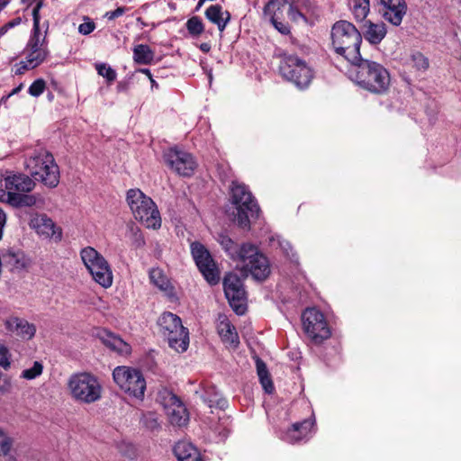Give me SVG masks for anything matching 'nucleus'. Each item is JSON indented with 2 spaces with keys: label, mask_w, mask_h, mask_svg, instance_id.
Segmentation results:
<instances>
[{
  "label": "nucleus",
  "mask_w": 461,
  "mask_h": 461,
  "mask_svg": "<svg viewBox=\"0 0 461 461\" xmlns=\"http://www.w3.org/2000/svg\"><path fill=\"white\" fill-rule=\"evenodd\" d=\"M221 245L234 261L243 264V269L256 280L264 281L270 275V265L267 258L251 243L239 246L228 236L221 237Z\"/></svg>",
  "instance_id": "1"
},
{
  "label": "nucleus",
  "mask_w": 461,
  "mask_h": 461,
  "mask_svg": "<svg viewBox=\"0 0 461 461\" xmlns=\"http://www.w3.org/2000/svg\"><path fill=\"white\" fill-rule=\"evenodd\" d=\"M363 36L350 22L339 20L330 29V49L348 63L361 61L360 47Z\"/></svg>",
  "instance_id": "2"
},
{
  "label": "nucleus",
  "mask_w": 461,
  "mask_h": 461,
  "mask_svg": "<svg viewBox=\"0 0 461 461\" xmlns=\"http://www.w3.org/2000/svg\"><path fill=\"white\" fill-rule=\"evenodd\" d=\"M357 67L356 82L363 89L375 95H386L391 86V75L382 64L361 57Z\"/></svg>",
  "instance_id": "3"
},
{
  "label": "nucleus",
  "mask_w": 461,
  "mask_h": 461,
  "mask_svg": "<svg viewBox=\"0 0 461 461\" xmlns=\"http://www.w3.org/2000/svg\"><path fill=\"white\" fill-rule=\"evenodd\" d=\"M41 5L42 3L39 2L32 9L33 26L23 50L24 58L30 60L31 64L36 68L45 62L50 55L47 41L49 22L45 21L41 23L40 9Z\"/></svg>",
  "instance_id": "4"
},
{
  "label": "nucleus",
  "mask_w": 461,
  "mask_h": 461,
  "mask_svg": "<svg viewBox=\"0 0 461 461\" xmlns=\"http://www.w3.org/2000/svg\"><path fill=\"white\" fill-rule=\"evenodd\" d=\"M230 200L237 210L235 221L244 230L250 228V218H258L259 206L249 187L239 181H232L230 186Z\"/></svg>",
  "instance_id": "5"
},
{
  "label": "nucleus",
  "mask_w": 461,
  "mask_h": 461,
  "mask_svg": "<svg viewBox=\"0 0 461 461\" xmlns=\"http://www.w3.org/2000/svg\"><path fill=\"white\" fill-rule=\"evenodd\" d=\"M25 167L35 180L46 186L55 187L59 183V170L53 156L46 150L32 152L25 159Z\"/></svg>",
  "instance_id": "6"
},
{
  "label": "nucleus",
  "mask_w": 461,
  "mask_h": 461,
  "mask_svg": "<svg viewBox=\"0 0 461 461\" xmlns=\"http://www.w3.org/2000/svg\"><path fill=\"white\" fill-rule=\"evenodd\" d=\"M126 201L134 218L146 228L156 230L161 226V217L156 203L140 189L128 190Z\"/></svg>",
  "instance_id": "7"
},
{
  "label": "nucleus",
  "mask_w": 461,
  "mask_h": 461,
  "mask_svg": "<svg viewBox=\"0 0 461 461\" xmlns=\"http://www.w3.org/2000/svg\"><path fill=\"white\" fill-rule=\"evenodd\" d=\"M283 78L295 85L299 89L307 88L314 77L313 69L307 62L293 54H283L279 64Z\"/></svg>",
  "instance_id": "8"
},
{
  "label": "nucleus",
  "mask_w": 461,
  "mask_h": 461,
  "mask_svg": "<svg viewBox=\"0 0 461 461\" xmlns=\"http://www.w3.org/2000/svg\"><path fill=\"white\" fill-rule=\"evenodd\" d=\"M159 331L167 339L170 348L185 352L189 345V332L181 319L170 312H163L158 320Z\"/></svg>",
  "instance_id": "9"
},
{
  "label": "nucleus",
  "mask_w": 461,
  "mask_h": 461,
  "mask_svg": "<svg viewBox=\"0 0 461 461\" xmlns=\"http://www.w3.org/2000/svg\"><path fill=\"white\" fill-rule=\"evenodd\" d=\"M114 383L124 393L138 400L144 398L146 380L140 370L126 366H116L113 371Z\"/></svg>",
  "instance_id": "10"
},
{
  "label": "nucleus",
  "mask_w": 461,
  "mask_h": 461,
  "mask_svg": "<svg viewBox=\"0 0 461 461\" xmlns=\"http://www.w3.org/2000/svg\"><path fill=\"white\" fill-rule=\"evenodd\" d=\"M302 321L303 330L312 343L320 345L330 338V327L324 314L317 308H307L302 314Z\"/></svg>",
  "instance_id": "11"
},
{
  "label": "nucleus",
  "mask_w": 461,
  "mask_h": 461,
  "mask_svg": "<svg viewBox=\"0 0 461 461\" xmlns=\"http://www.w3.org/2000/svg\"><path fill=\"white\" fill-rule=\"evenodd\" d=\"M222 284L230 307L238 315H243L247 311V293L242 279L236 273L229 272Z\"/></svg>",
  "instance_id": "12"
},
{
  "label": "nucleus",
  "mask_w": 461,
  "mask_h": 461,
  "mask_svg": "<svg viewBox=\"0 0 461 461\" xmlns=\"http://www.w3.org/2000/svg\"><path fill=\"white\" fill-rule=\"evenodd\" d=\"M88 273L104 288L113 285V271L108 261L95 249L88 246Z\"/></svg>",
  "instance_id": "13"
},
{
  "label": "nucleus",
  "mask_w": 461,
  "mask_h": 461,
  "mask_svg": "<svg viewBox=\"0 0 461 461\" xmlns=\"http://www.w3.org/2000/svg\"><path fill=\"white\" fill-rule=\"evenodd\" d=\"M164 160L172 170L183 176H191L196 167V162L190 153L176 148L165 152Z\"/></svg>",
  "instance_id": "14"
},
{
  "label": "nucleus",
  "mask_w": 461,
  "mask_h": 461,
  "mask_svg": "<svg viewBox=\"0 0 461 461\" xmlns=\"http://www.w3.org/2000/svg\"><path fill=\"white\" fill-rule=\"evenodd\" d=\"M159 395L163 397L165 407L169 408L170 423L178 427L186 425L189 420V413L180 398L167 389L160 391Z\"/></svg>",
  "instance_id": "15"
},
{
  "label": "nucleus",
  "mask_w": 461,
  "mask_h": 461,
  "mask_svg": "<svg viewBox=\"0 0 461 461\" xmlns=\"http://www.w3.org/2000/svg\"><path fill=\"white\" fill-rule=\"evenodd\" d=\"M29 226L39 236L45 239H52L56 241L61 240V230L56 227L53 221L46 214L32 213L30 215Z\"/></svg>",
  "instance_id": "16"
},
{
  "label": "nucleus",
  "mask_w": 461,
  "mask_h": 461,
  "mask_svg": "<svg viewBox=\"0 0 461 461\" xmlns=\"http://www.w3.org/2000/svg\"><path fill=\"white\" fill-rule=\"evenodd\" d=\"M93 336L99 339L106 348L120 356H129L131 353V346L130 344L125 342L120 336L106 329H95Z\"/></svg>",
  "instance_id": "17"
},
{
  "label": "nucleus",
  "mask_w": 461,
  "mask_h": 461,
  "mask_svg": "<svg viewBox=\"0 0 461 461\" xmlns=\"http://www.w3.org/2000/svg\"><path fill=\"white\" fill-rule=\"evenodd\" d=\"M383 5L380 12L385 21L394 26L402 23L407 12V5L404 0H380Z\"/></svg>",
  "instance_id": "18"
},
{
  "label": "nucleus",
  "mask_w": 461,
  "mask_h": 461,
  "mask_svg": "<svg viewBox=\"0 0 461 461\" xmlns=\"http://www.w3.org/2000/svg\"><path fill=\"white\" fill-rule=\"evenodd\" d=\"M3 181L2 186L9 190L12 196H17L19 193L30 192L35 185L31 177L23 174L7 173Z\"/></svg>",
  "instance_id": "19"
},
{
  "label": "nucleus",
  "mask_w": 461,
  "mask_h": 461,
  "mask_svg": "<svg viewBox=\"0 0 461 461\" xmlns=\"http://www.w3.org/2000/svg\"><path fill=\"white\" fill-rule=\"evenodd\" d=\"M5 330L12 335L17 336L23 339L29 340L32 339L36 332V328L23 318L10 316L4 321Z\"/></svg>",
  "instance_id": "20"
},
{
  "label": "nucleus",
  "mask_w": 461,
  "mask_h": 461,
  "mask_svg": "<svg viewBox=\"0 0 461 461\" xmlns=\"http://www.w3.org/2000/svg\"><path fill=\"white\" fill-rule=\"evenodd\" d=\"M314 423V418H311L292 424V426L285 431L283 439L291 444L307 440L310 437Z\"/></svg>",
  "instance_id": "21"
},
{
  "label": "nucleus",
  "mask_w": 461,
  "mask_h": 461,
  "mask_svg": "<svg viewBox=\"0 0 461 461\" xmlns=\"http://www.w3.org/2000/svg\"><path fill=\"white\" fill-rule=\"evenodd\" d=\"M72 397L78 402H86V373H77L70 376L68 383Z\"/></svg>",
  "instance_id": "22"
},
{
  "label": "nucleus",
  "mask_w": 461,
  "mask_h": 461,
  "mask_svg": "<svg viewBox=\"0 0 461 461\" xmlns=\"http://www.w3.org/2000/svg\"><path fill=\"white\" fill-rule=\"evenodd\" d=\"M217 330L223 343L230 345L233 348L239 347L240 339L236 328L226 316H222L220 319Z\"/></svg>",
  "instance_id": "23"
},
{
  "label": "nucleus",
  "mask_w": 461,
  "mask_h": 461,
  "mask_svg": "<svg viewBox=\"0 0 461 461\" xmlns=\"http://www.w3.org/2000/svg\"><path fill=\"white\" fill-rule=\"evenodd\" d=\"M205 17L213 24L217 25L218 30L222 32L230 20V14L228 11L223 12L220 5H210L204 13Z\"/></svg>",
  "instance_id": "24"
},
{
  "label": "nucleus",
  "mask_w": 461,
  "mask_h": 461,
  "mask_svg": "<svg viewBox=\"0 0 461 461\" xmlns=\"http://www.w3.org/2000/svg\"><path fill=\"white\" fill-rule=\"evenodd\" d=\"M174 454L178 461H203L198 449L189 442H177L174 447Z\"/></svg>",
  "instance_id": "25"
},
{
  "label": "nucleus",
  "mask_w": 461,
  "mask_h": 461,
  "mask_svg": "<svg viewBox=\"0 0 461 461\" xmlns=\"http://www.w3.org/2000/svg\"><path fill=\"white\" fill-rule=\"evenodd\" d=\"M387 30L384 23H375L371 21L366 22V30L363 32V36L370 44H379L384 39Z\"/></svg>",
  "instance_id": "26"
},
{
  "label": "nucleus",
  "mask_w": 461,
  "mask_h": 461,
  "mask_svg": "<svg viewBox=\"0 0 461 461\" xmlns=\"http://www.w3.org/2000/svg\"><path fill=\"white\" fill-rule=\"evenodd\" d=\"M133 60L140 65H150L155 58V52L147 44H137L132 49Z\"/></svg>",
  "instance_id": "27"
},
{
  "label": "nucleus",
  "mask_w": 461,
  "mask_h": 461,
  "mask_svg": "<svg viewBox=\"0 0 461 461\" xmlns=\"http://www.w3.org/2000/svg\"><path fill=\"white\" fill-rule=\"evenodd\" d=\"M192 257L197 267L202 264L212 263L213 258L209 250L199 241L191 243L190 246Z\"/></svg>",
  "instance_id": "28"
},
{
  "label": "nucleus",
  "mask_w": 461,
  "mask_h": 461,
  "mask_svg": "<svg viewBox=\"0 0 461 461\" xmlns=\"http://www.w3.org/2000/svg\"><path fill=\"white\" fill-rule=\"evenodd\" d=\"M150 283L164 292H171L173 286L165 275L164 271L159 267H153L149 272Z\"/></svg>",
  "instance_id": "29"
},
{
  "label": "nucleus",
  "mask_w": 461,
  "mask_h": 461,
  "mask_svg": "<svg viewBox=\"0 0 461 461\" xmlns=\"http://www.w3.org/2000/svg\"><path fill=\"white\" fill-rule=\"evenodd\" d=\"M256 366H257V373L260 381V384H262V387L264 388L265 392L267 393H272L275 387L274 384L272 382L270 374L268 372V369L267 367V365L265 362L258 358L256 361Z\"/></svg>",
  "instance_id": "30"
},
{
  "label": "nucleus",
  "mask_w": 461,
  "mask_h": 461,
  "mask_svg": "<svg viewBox=\"0 0 461 461\" xmlns=\"http://www.w3.org/2000/svg\"><path fill=\"white\" fill-rule=\"evenodd\" d=\"M197 268L211 285H214L220 282V270L214 259L212 263L202 264L200 267H197Z\"/></svg>",
  "instance_id": "31"
},
{
  "label": "nucleus",
  "mask_w": 461,
  "mask_h": 461,
  "mask_svg": "<svg viewBox=\"0 0 461 461\" xmlns=\"http://www.w3.org/2000/svg\"><path fill=\"white\" fill-rule=\"evenodd\" d=\"M5 261L12 270L16 271L26 268L30 264V260L23 252H9L5 256Z\"/></svg>",
  "instance_id": "32"
},
{
  "label": "nucleus",
  "mask_w": 461,
  "mask_h": 461,
  "mask_svg": "<svg viewBox=\"0 0 461 461\" xmlns=\"http://www.w3.org/2000/svg\"><path fill=\"white\" fill-rule=\"evenodd\" d=\"M307 0H292L288 7V17L292 22L298 23L303 20L307 22L306 16L303 14L301 8L305 5Z\"/></svg>",
  "instance_id": "33"
},
{
  "label": "nucleus",
  "mask_w": 461,
  "mask_h": 461,
  "mask_svg": "<svg viewBox=\"0 0 461 461\" xmlns=\"http://www.w3.org/2000/svg\"><path fill=\"white\" fill-rule=\"evenodd\" d=\"M370 12L369 0H353L352 14L356 21H364Z\"/></svg>",
  "instance_id": "34"
},
{
  "label": "nucleus",
  "mask_w": 461,
  "mask_h": 461,
  "mask_svg": "<svg viewBox=\"0 0 461 461\" xmlns=\"http://www.w3.org/2000/svg\"><path fill=\"white\" fill-rule=\"evenodd\" d=\"M43 369L44 366L41 361H34L31 367L21 372L20 378L27 381L34 380L42 375Z\"/></svg>",
  "instance_id": "35"
},
{
  "label": "nucleus",
  "mask_w": 461,
  "mask_h": 461,
  "mask_svg": "<svg viewBox=\"0 0 461 461\" xmlns=\"http://www.w3.org/2000/svg\"><path fill=\"white\" fill-rule=\"evenodd\" d=\"M102 385L97 378L88 373V402H95L101 398Z\"/></svg>",
  "instance_id": "36"
},
{
  "label": "nucleus",
  "mask_w": 461,
  "mask_h": 461,
  "mask_svg": "<svg viewBox=\"0 0 461 461\" xmlns=\"http://www.w3.org/2000/svg\"><path fill=\"white\" fill-rule=\"evenodd\" d=\"M97 74L103 77L107 85H112L117 77L116 71L106 63H95V64Z\"/></svg>",
  "instance_id": "37"
},
{
  "label": "nucleus",
  "mask_w": 461,
  "mask_h": 461,
  "mask_svg": "<svg viewBox=\"0 0 461 461\" xmlns=\"http://www.w3.org/2000/svg\"><path fill=\"white\" fill-rule=\"evenodd\" d=\"M186 30L193 37H198L204 32V25L199 16H192L185 23Z\"/></svg>",
  "instance_id": "38"
},
{
  "label": "nucleus",
  "mask_w": 461,
  "mask_h": 461,
  "mask_svg": "<svg viewBox=\"0 0 461 461\" xmlns=\"http://www.w3.org/2000/svg\"><path fill=\"white\" fill-rule=\"evenodd\" d=\"M142 425L148 429L154 431L159 429L160 425L157 414L154 412L144 413L140 420Z\"/></svg>",
  "instance_id": "39"
},
{
  "label": "nucleus",
  "mask_w": 461,
  "mask_h": 461,
  "mask_svg": "<svg viewBox=\"0 0 461 461\" xmlns=\"http://www.w3.org/2000/svg\"><path fill=\"white\" fill-rule=\"evenodd\" d=\"M411 61L413 68H415L417 70L422 71L427 70L429 64V59L421 52L419 51L411 55Z\"/></svg>",
  "instance_id": "40"
},
{
  "label": "nucleus",
  "mask_w": 461,
  "mask_h": 461,
  "mask_svg": "<svg viewBox=\"0 0 461 461\" xmlns=\"http://www.w3.org/2000/svg\"><path fill=\"white\" fill-rule=\"evenodd\" d=\"M131 245L135 249H140L145 246V239L141 230L138 227L131 226Z\"/></svg>",
  "instance_id": "41"
},
{
  "label": "nucleus",
  "mask_w": 461,
  "mask_h": 461,
  "mask_svg": "<svg viewBox=\"0 0 461 461\" xmlns=\"http://www.w3.org/2000/svg\"><path fill=\"white\" fill-rule=\"evenodd\" d=\"M12 354L5 344H0V366L4 370H8L12 365Z\"/></svg>",
  "instance_id": "42"
},
{
  "label": "nucleus",
  "mask_w": 461,
  "mask_h": 461,
  "mask_svg": "<svg viewBox=\"0 0 461 461\" xmlns=\"http://www.w3.org/2000/svg\"><path fill=\"white\" fill-rule=\"evenodd\" d=\"M36 203V198L33 195H17L14 196L12 205L14 206H32Z\"/></svg>",
  "instance_id": "43"
},
{
  "label": "nucleus",
  "mask_w": 461,
  "mask_h": 461,
  "mask_svg": "<svg viewBox=\"0 0 461 461\" xmlns=\"http://www.w3.org/2000/svg\"><path fill=\"white\" fill-rule=\"evenodd\" d=\"M46 88V83L43 79L40 78L35 80L29 87L28 92L32 96H40Z\"/></svg>",
  "instance_id": "44"
},
{
  "label": "nucleus",
  "mask_w": 461,
  "mask_h": 461,
  "mask_svg": "<svg viewBox=\"0 0 461 461\" xmlns=\"http://www.w3.org/2000/svg\"><path fill=\"white\" fill-rule=\"evenodd\" d=\"M13 441L0 429V455H7L12 448Z\"/></svg>",
  "instance_id": "45"
},
{
  "label": "nucleus",
  "mask_w": 461,
  "mask_h": 461,
  "mask_svg": "<svg viewBox=\"0 0 461 461\" xmlns=\"http://www.w3.org/2000/svg\"><path fill=\"white\" fill-rule=\"evenodd\" d=\"M210 408L215 407L221 410H225L228 407V401L221 396L214 395L213 398L205 399Z\"/></svg>",
  "instance_id": "46"
},
{
  "label": "nucleus",
  "mask_w": 461,
  "mask_h": 461,
  "mask_svg": "<svg viewBox=\"0 0 461 461\" xmlns=\"http://www.w3.org/2000/svg\"><path fill=\"white\" fill-rule=\"evenodd\" d=\"M32 62L24 58L23 60H21L20 62L16 63L14 66V71L15 75H23L26 70H31L35 68V66H32L31 64Z\"/></svg>",
  "instance_id": "47"
},
{
  "label": "nucleus",
  "mask_w": 461,
  "mask_h": 461,
  "mask_svg": "<svg viewBox=\"0 0 461 461\" xmlns=\"http://www.w3.org/2000/svg\"><path fill=\"white\" fill-rule=\"evenodd\" d=\"M276 17H277V15H276V17L275 16L273 17V23H271L272 25L281 34L288 35L291 32L289 24L287 23H285V22L281 21V20L277 21Z\"/></svg>",
  "instance_id": "48"
},
{
  "label": "nucleus",
  "mask_w": 461,
  "mask_h": 461,
  "mask_svg": "<svg viewBox=\"0 0 461 461\" xmlns=\"http://www.w3.org/2000/svg\"><path fill=\"white\" fill-rule=\"evenodd\" d=\"M263 12H264L265 15L269 16L270 23H273L274 15L275 16L277 15V17H276L277 21L282 20L284 9L276 6L275 8L270 9L269 11H267L266 10V5H265L264 9H263Z\"/></svg>",
  "instance_id": "49"
},
{
  "label": "nucleus",
  "mask_w": 461,
  "mask_h": 461,
  "mask_svg": "<svg viewBox=\"0 0 461 461\" xmlns=\"http://www.w3.org/2000/svg\"><path fill=\"white\" fill-rule=\"evenodd\" d=\"M290 3H291V1H289V0H269L266 4V10L269 11L270 9H273L276 6L284 9L285 7V5H287L290 6Z\"/></svg>",
  "instance_id": "50"
},
{
  "label": "nucleus",
  "mask_w": 461,
  "mask_h": 461,
  "mask_svg": "<svg viewBox=\"0 0 461 461\" xmlns=\"http://www.w3.org/2000/svg\"><path fill=\"white\" fill-rule=\"evenodd\" d=\"M125 11H126V7L120 6V7H117L113 11L106 12L104 16L106 18H108L109 20H113V19L118 18V17L122 16V14H124Z\"/></svg>",
  "instance_id": "51"
},
{
  "label": "nucleus",
  "mask_w": 461,
  "mask_h": 461,
  "mask_svg": "<svg viewBox=\"0 0 461 461\" xmlns=\"http://www.w3.org/2000/svg\"><path fill=\"white\" fill-rule=\"evenodd\" d=\"M14 196L10 194L9 190L0 189V202H7L12 204Z\"/></svg>",
  "instance_id": "52"
},
{
  "label": "nucleus",
  "mask_w": 461,
  "mask_h": 461,
  "mask_svg": "<svg viewBox=\"0 0 461 461\" xmlns=\"http://www.w3.org/2000/svg\"><path fill=\"white\" fill-rule=\"evenodd\" d=\"M129 89V83L127 81H120L117 84L118 92H127Z\"/></svg>",
  "instance_id": "53"
},
{
  "label": "nucleus",
  "mask_w": 461,
  "mask_h": 461,
  "mask_svg": "<svg viewBox=\"0 0 461 461\" xmlns=\"http://www.w3.org/2000/svg\"><path fill=\"white\" fill-rule=\"evenodd\" d=\"M20 23H21V18H15L14 20L10 21L9 23H7L5 25H6L7 29L9 30Z\"/></svg>",
  "instance_id": "54"
},
{
  "label": "nucleus",
  "mask_w": 461,
  "mask_h": 461,
  "mask_svg": "<svg viewBox=\"0 0 461 461\" xmlns=\"http://www.w3.org/2000/svg\"><path fill=\"white\" fill-rule=\"evenodd\" d=\"M138 72L146 75V77H148L149 79H151V77H153V76L149 68H140V69H138Z\"/></svg>",
  "instance_id": "55"
},
{
  "label": "nucleus",
  "mask_w": 461,
  "mask_h": 461,
  "mask_svg": "<svg viewBox=\"0 0 461 461\" xmlns=\"http://www.w3.org/2000/svg\"><path fill=\"white\" fill-rule=\"evenodd\" d=\"M200 50H201L203 52L207 53V52H209V51H210V50H211V45H210L209 43H206V42L202 43V44L200 45Z\"/></svg>",
  "instance_id": "56"
},
{
  "label": "nucleus",
  "mask_w": 461,
  "mask_h": 461,
  "mask_svg": "<svg viewBox=\"0 0 461 461\" xmlns=\"http://www.w3.org/2000/svg\"><path fill=\"white\" fill-rule=\"evenodd\" d=\"M95 29V22L88 18V34Z\"/></svg>",
  "instance_id": "57"
},
{
  "label": "nucleus",
  "mask_w": 461,
  "mask_h": 461,
  "mask_svg": "<svg viewBox=\"0 0 461 461\" xmlns=\"http://www.w3.org/2000/svg\"><path fill=\"white\" fill-rule=\"evenodd\" d=\"M78 31L82 34L86 35V23L80 24L79 27H78Z\"/></svg>",
  "instance_id": "58"
},
{
  "label": "nucleus",
  "mask_w": 461,
  "mask_h": 461,
  "mask_svg": "<svg viewBox=\"0 0 461 461\" xmlns=\"http://www.w3.org/2000/svg\"><path fill=\"white\" fill-rule=\"evenodd\" d=\"M85 253H86V249H83L81 250V258H82V261L84 262V264L86 266L87 258H86Z\"/></svg>",
  "instance_id": "59"
},
{
  "label": "nucleus",
  "mask_w": 461,
  "mask_h": 461,
  "mask_svg": "<svg viewBox=\"0 0 461 461\" xmlns=\"http://www.w3.org/2000/svg\"><path fill=\"white\" fill-rule=\"evenodd\" d=\"M149 80H150V84H151V89H153V88L158 89V84L156 82V80L153 77H151V79H149Z\"/></svg>",
  "instance_id": "60"
},
{
  "label": "nucleus",
  "mask_w": 461,
  "mask_h": 461,
  "mask_svg": "<svg viewBox=\"0 0 461 461\" xmlns=\"http://www.w3.org/2000/svg\"><path fill=\"white\" fill-rule=\"evenodd\" d=\"M8 29L6 25L5 24L3 27L0 28V38L5 35L7 32Z\"/></svg>",
  "instance_id": "61"
},
{
  "label": "nucleus",
  "mask_w": 461,
  "mask_h": 461,
  "mask_svg": "<svg viewBox=\"0 0 461 461\" xmlns=\"http://www.w3.org/2000/svg\"><path fill=\"white\" fill-rule=\"evenodd\" d=\"M21 87H22V86H18V87L14 88V89L12 91V93L9 95V96H10V95H12L17 94V93L21 90Z\"/></svg>",
  "instance_id": "62"
},
{
  "label": "nucleus",
  "mask_w": 461,
  "mask_h": 461,
  "mask_svg": "<svg viewBox=\"0 0 461 461\" xmlns=\"http://www.w3.org/2000/svg\"><path fill=\"white\" fill-rule=\"evenodd\" d=\"M204 2H205L204 0H199L197 5L195 7V10H199Z\"/></svg>",
  "instance_id": "63"
}]
</instances>
